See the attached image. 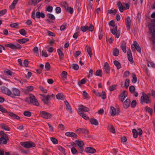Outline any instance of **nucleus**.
Masks as SVG:
<instances>
[{
  "mask_svg": "<svg viewBox=\"0 0 155 155\" xmlns=\"http://www.w3.org/2000/svg\"><path fill=\"white\" fill-rule=\"evenodd\" d=\"M7 115L11 117L12 118L16 120H19L20 118V117L14 113L12 112H8L7 113Z\"/></svg>",
  "mask_w": 155,
  "mask_h": 155,
  "instance_id": "nucleus-14",
  "label": "nucleus"
},
{
  "mask_svg": "<svg viewBox=\"0 0 155 155\" xmlns=\"http://www.w3.org/2000/svg\"><path fill=\"white\" fill-rule=\"evenodd\" d=\"M42 0H38V1H36V2H35L33 0H31L30 2V3L31 5L32 6H35V4L37 3H38L41 1Z\"/></svg>",
  "mask_w": 155,
  "mask_h": 155,
  "instance_id": "nucleus-48",
  "label": "nucleus"
},
{
  "mask_svg": "<svg viewBox=\"0 0 155 155\" xmlns=\"http://www.w3.org/2000/svg\"><path fill=\"white\" fill-rule=\"evenodd\" d=\"M40 114L43 118L47 119H50L52 117L51 114L48 112L45 111H41Z\"/></svg>",
  "mask_w": 155,
  "mask_h": 155,
  "instance_id": "nucleus-8",
  "label": "nucleus"
},
{
  "mask_svg": "<svg viewBox=\"0 0 155 155\" xmlns=\"http://www.w3.org/2000/svg\"><path fill=\"white\" fill-rule=\"evenodd\" d=\"M75 143L78 146V149L80 151V153H82L84 150L83 146L84 145V142L81 140H77L75 141Z\"/></svg>",
  "mask_w": 155,
  "mask_h": 155,
  "instance_id": "nucleus-4",
  "label": "nucleus"
},
{
  "mask_svg": "<svg viewBox=\"0 0 155 155\" xmlns=\"http://www.w3.org/2000/svg\"><path fill=\"white\" fill-rule=\"evenodd\" d=\"M1 91L3 93L9 96H10V94L11 93L10 90L8 88L4 86H2L1 87Z\"/></svg>",
  "mask_w": 155,
  "mask_h": 155,
  "instance_id": "nucleus-12",
  "label": "nucleus"
},
{
  "mask_svg": "<svg viewBox=\"0 0 155 155\" xmlns=\"http://www.w3.org/2000/svg\"><path fill=\"white\" fill-rule=\"evenodd\" d=\"M127 54L128 60L130 62H133V60L131 51L130 50L128 51Z\"/></svg>",
  "mask_w": 155,
  "mask_h": 155,
  "instance_id": "nucleus-24",
  "label": "nucleus"
},
{
  "mask_svg": "<svg viewBox=\"0 0 155 155\" xmlns=\"http://www.w3.org/2000/svg\"><path fill=\"white\" fill-rule=\"evenodd\" d=\"M134 47L135 48L138 52L140 53L141 52V48L136 41H134V44L131 45V48L132 50Z\"/></svg>",
  "mask_w": 155,
  "mask_h": 155,
  "instance_id": "nucleus-10",
  "label": "nucleus"
},
{
  "mask_svg": "<svg viewBox=\"0 0 155 155\" xmlns=\"http://www.w3.org/2000/svg\"><path fill=\"white\" fill-rule=\"evenodd\" d=\"M141 102L142 104L143 103L148 104L149 102V97L144 92L142 93L141 98Z\"/></svg>",
  "mask_w": 155,
  "mask_h": 155,
  "instance_id": "nucleus-6",
  "label": "nucleus"
},
{
  "mask_svg": "<svg viewBox=\"0 0 155 155\" xmlns=\"http://www.w3.org/2000/svg\"><path fill=\"white\" fill-rule=\"evenodd\" d=\"M146 110L147 112L149 113L150 115H152L153 112V110L152 108L148 107H146Z\"/></svg>",
  "mask_w": 155,
  "mask_h": 155,
  "instance_id": "nucleus-46",
  "label": "nucleus"
},
{
  "mask_svg": "<svg viewBox=\"0 0 155 155\" xmlns=\"http://www.w3.org/2000/svg\"><path fill=\"white\" fill-rule=\"evenodd\" d=\"M50 65L48 62H46L45 64V68L47 71L50 70Z\"/></svg>",
  "mask_w": 155,
  "mask_h": 155,
  "instance_id": "nucleus-60",
  "label": "nucleus"
},
{
  "mask_svg": "<svg viewBox=\"0 0 155 155\" xmlns=\"http://www.w3.org/2000/svg\"><path fill=\"white\" fill-rule=\"evenodd\" d=\"M19 32L21 35L24 36L26 34V31L23 29H20L19 30Z\"/></svg>",
  "mask_w": 155,
  "mask_h": 155,
  "instance_id": "nucleus-53",
  "label": "nucleus"
},
{
  "mask_svg": "<svg viewBox=\"0 0 155 155\" xmlns=\"http://www.w3.org/2000/svg\"><path fill=\"white\" fill-rule=\"evenodd\" d=\"M8 140V136L5 137H1L0 138V140L1 143L3 144H6L7 142V141Z\"/></svg>",
  "mask_w": 155,
  "mask_h": 155,
  "instance_id": "nucleus-23",
  "label": "nucleus"
},
{
  "mask_svg": "<svg viewBox=\"0 0 155 155\" xmlns=\"http://www.w3.org/2000/svg\"><path fill=\"white\" fill-rule=\"evenodd\" d=\"M149 31L152 36L153 37H155V25H152L149 28Z\"/></svg>",
  "mask_w": 155,
  "mask_h": 155,
  "instance_id": "nucleus-16",
  "label": "nucleus"
},
{
  "mask_svg": "<svg viewBox=\"0 0 155 155\" xmlns=\"http://www.w3.org/2000/svg\"><path fill=\"white\" fill-rule=\"evenodd\" d=\"M0 111L3 113H7L8 112L6 109L1 105H0Z\"/></svg>",
  "mask_w": 155,
  "mask_h": 155,
  "instance_id": "nucleus-58",
  "label": "nucleus"
},
{
  "mask_svg": "<svg viewBox=\"0 0 155 155\" xmlns=\"http://www.w3.org/2000/svg\"><path fill=\"white\" fill-rule=\"evenodd\" d=\"M29 40V39L28 38H23L22 39H18L17 41L20 44H23L27 42Z\"/></svg>",
  "mask_w": 155,
  "mask_h": 155,
  "instance_id": "nucleus-27",
  "label": "nucleus"
},
{
  "mask_svg": "<svg viewBox=\"0 0 155 155\" xmlns=\"http://www.w3.org/2000/svg\"><path fill=\"white\" fill-rule=\"evenodd\" d=\"M86 51L90 57L91 58V56L92 55V53L91 48L89 47H86Z\"/></svg>",
  "mask_w": 155,
  "mask_h": 155,
  "instance_id": "nucleus-34",
  "label": "nucleus"
},
{
  "mask_svg": "<svg viewBox=\"0 0 155 155\" xmlns=\"http://www.w3.org/2000/svg\"><path fill=\"white\" fill-rule=\"evenodd\" d=\"M117 25L116 26L114 27V29H110V31H111V33L114 35H115L116 33L117 32Z\"/></svg>",
  "mask_w": 155,
  "mask_h": 155,
  "instance_id": "nucleus-42",
  "label": "nucleus"
},
{
  "mask_svg": "<svg viewBox=\"0 0 155 155\" xmlns=\"http://www.w3.org/2000/svg\"><path fill=\"white\" fill-rule=\"evenodd\" d=\"M78 107L79 108L78 109V113H83V111L84 112H88L89 111V109L83 105H80Z\"/></svg>",
  "mask_w": 155,
  "mask_h": 155,
  "instance_id": "nucleus-9",
  "label": "nucleus"
},
{
  "mask_svg": "<svg viewBox=\"0 0 155 155\" xmlns=\"http://www.w3.org/2000/svg\"><path fill=\"white\" fill-rule=\"evenodd\" d=\"M88 30L92 31L94 29V27L92 24H90L89 27L88 26Z\"/></svg>",
  "mask_w": 155,
  "mask_h": 155,
  "instance_id": "nucleus-62",
  "label": "nucleus"
},
{
  "mask_svg": "<svg viewBox=\"0 0 155 155\" xmlns=\"http://www.w3.org/2000/svg\"><path fill=\"white\" fill-rule=\"evenodd\" d=\"M10 96L12 98H15L16 96H19L20 95V92L18 89L15 88H12V91H10Z\"/></svg>",
  "mask_w": 155,
  "mask_h": 155,
  "instance_id": "nucleus-2",
  "label": "nucleus"
},
{
  "mask_svg": "<svg viewBox=\"0 0 155 155\" xmlns=\"http://www.w3.org/2000/svg\"><path fill=\"white\" fill-rule=\"evenodd\" d=\"M137 104V102L135 100L133 101L131 104V106L132 107H135Z\"/></svg>",
  "mask_w": 155,
  "mask_h": 155,
  "instance_id": "nucleus-63",
  "label": "nucleus"
},
{
  "mask_svg": "<svg viewBox=\"0 0 155 155\" xmlns=\"http://www.w3.org/2000/svg\"><path fill=\"white\" fill-rule=\"evenodd\" d=\"M103 69L104 71L106 73H110V66L108 64L107 62H105L103 67Z\"/></svg>",
  "mask_w": 155,
  "mask_h": 155,
  "instance_id": "nucleus-15",
  "label": "nucleus"
},
{
  "mask_svg": "<svg viewBox=\"0 0 155 155\" xmlns=\"http://www.w3.org/2000/svg\"><path fill=\"white\" fill-rule=\"evenodd\" d=\"M39 88L40 90L44 93H47V90L41 86H40Z\"/></svg>",
  "mask_w": 155,
  "mask_h": 155,
  "instance_id": "nucleus-54",
  "label": "nucleus"
},
{
  "mask_svg": "<svg viewBox=\"0 0 155 155\" xmlns=\"http://www.w3.org/2000/svg\"><path fill=\"white\" fill-rule=\"evenodd\" d=\"M76 131H79L80 132H81L82 133L86 134H88L89 133V130L85 128H79L77 129Z\"/></svg>",
  "mask_w": 155,
  "mask_h": 155,
  "instance_id": "nucleus-19",
  "label": "nucleus"
},
{
  "mask_svg": "<svg viewBox=\"0 0 155 155\" xmlns=\"http://www.w3.org/2000/svg\"><path fill=\"white\" fill-rule=\"evenodd\" d=\"M61 4L62 6L64 7L65 9L68 7V4L66 2H62L61 3Z\"/></svg>",
  "mask_w": 155,
  "mask_h": 155,
  "instance_id": "nucleus-59",
  "label": "nucleus"
},
{
  "mask_svg": "<svg viewBox=\"0 0 155 155\" xmlns=\"http://www.w3.org/2000/svg\"><path fill=\"white\" fill-rule=\"evenodd\" d=\"M65 135L67 136L71 137L77 138L78 137V135L72 132H67L65 133Z\"/></svg>",
  "mask_w": 155,
  "mask_h": 155,
  "instance_id": "nucleus-17",
  "label": "nucleus"
},
{
  "mask_svg": "<svg viewBox=\"0 0 155 155\" xmlns=\"http://www.w3.org/2000/svg\"><path fill=\"white\" fill-rule=\"evenodd\" d=\"M51 140V141L52 142V143L54 144H57L58 143V140L56 139V138L51 137L50 138Z\"/></svg>",
  "mask_w": 155,
  "mask_h": 155,
  "instance_id": "nucleus-45",
  "label": "nucleus"
},
{
  "mask_svg": "<svg viewBox=\"0 0 155 155\" xmlns=\"http://www.w3.org/2000/svg\"><path fill=\"white\" fill-rule=\"evenodd\" d=\"M5 74L6 75H8L10 76H12V72L10 70H8L6 71H5Z\"/></svg>",
  "mask_w": 155,
  "mask_h": 155,
  "instance_id": "nucleus-61",
  "label": "nucleus"
},
{
  "mask_svg": "<svg viewBox=\"0 0 155 155\" xmlns=\"http://www.w3.org/2000/svg\"><path fill=\"white\" fill-rule=\"evenodd\" d=\"M117 6L119 9L120 11L121 12H122L124 11V8L123 5L119 1L117 4Z\"/></svg>",
  "mask_w": 155,
  "mask_h": 155,
  "instance_id": "nucleus-25",
  "label": "nucleus"
},
{
  "mask_svg": "<svg viewBox=\"0 0 155 155\" xmlns=\"http://www.w3.org/2000/svg\"><path fill=\"white\" fill-rule=\"evenodd\" d=\"M148 66L149 67H151L153 68H155V64L151 62H149L147 63Z\"/></svg>",
  "mask_w": 155,
  "mask_h": 155,
  "instance_id": "nucleus-64",
  "label": "nucleus"
},
{
  "mask_svg": "<svg viewBox=\"0 0 155 155\" xmlns=\"http://www.w3.org/2000/svg\"><path fill=\"white\" fill-rule=\"evenodd\" d=\"M0 126L2 129L5 130L9 131L10 129L7 125L4 124H1Z\"/></svg>",
  "mask_w": 155,
  "mask_h": 155,
  "instance_id": "nucleus-32",
  "label": "nucleus"
},
{
  "mask_svg": "<svg viewBox=\"0 0 155 155\" xmlns=\"http://www.w3.org/2000/svg\"><path fill=\"white\" fill-rule=\"evenodd\" d=\"M67 76V72L65 71H63L61 73V78L63 80H64L66 79Z\"/></svg>",
  "mask_w": 155,
  "mask_h": 155,
  "instance_id": "nucleus-38",
  "label": "nucleus"
},
{
  "mask_svg": "<svg viewBox=\"0 0 155 155\" xmlns=\"http://www.w3.org/2000/svg\"><path fill=\"white\" fill-rule=\"evenodd\" d=\"M116 85L114 84L112 86H110L109 87V90L110 91H112L115 90L116 88Z\"/></svg>",
  "mask_w": 155,
  "mask_h": 155,
  "instance_id": "nucleus-56",
  "label": "nucleus"
},
{
  "mask_svg": "<svg viewBox=\"0 0 155 155\" xmlns=\"http://www.w3.org/2000/svg\"><path fill=\"white\" fill-rule=\"evenodd\" d=\"M56 98L58 100H62L64 99V96L62 94L58 93L56 95Z\"/></svg>",
  "mask_w": 155,
  "mask_h": 155,
  "instance_id": "nucleus-39",
  "label": "nucleus"
},
{
  "mask_svg": "<svg viewBox=\"0 0 155 155\" xmlns=\"http://www.w3.org/2000/svg\"><path fill=\"white\" fill-rule=\"evenodd\" d=\"M108 129L111 132L113 133H115V130L114 129L113 126L111 124H108Z\"/></svg>",
  "mask_w": 155,
  "mask_h": 155,
  "instance_id": "nucleus-29",
  "label": "nucleus"
},
{
  "mask_svg": "<svg viewBox=\"0 0 155 155\" xmlns=\"http://www.w3.org/2000/svg\"><path fill=\"white\" fill-rule=\"evenodd\" d=\"M47 16L48 18L52 20H54L55 19V17L54 16L51 14H47Z\"/></svg>",
  "mask_w": 155,
  "mask_h": 155,
  "instance_id": "nucleus-50",
  "label": "nucleus"
},
{
  "mask_svg": "<svg viewBox=\"0 0 155 155\" xmlns=\"http://www.w3.org/2000/svg\"><path fill=\"white\" fill-rule=\"evenodd\" d=\"M95 75L97 76L102 77V71L101 70H97L95 73Z\"/></svg>",
  "mask_w": 155,
  "mask_h": 155,
  "instance_id": "nucleus-43",
  "label": "nucleus"
},
{
  "mask_svg": "<svg viewBox=\"0 0 155 155\" xmlns=\"http://www.w3.org/2000/svg\"><path fill=\"white\" fill-rule=\"evenodd\" d=\"M114 64L116 66L118 70L120 68H121L120 64L117 61H114Z\"/></svg>",
  "mask_w": 155,
  "mask_h": 155,
  "instance_id": "nucleus-35",
  "label": "nucleus"
},
{
  "mask_svg": "<svg viewBox=\"0 0 155 155\" xmlns=\"http://www.w3.org/2000/svg\"><path fill=\"white\" fill-rule=\"evenodd\" d=\"M5 46L7 47H8L12 49H19L22 48V46L19 44H17L15 45L13 44L10 43L6 44Z\"/></svg>",
  "mask_w": 155,
  "mask_h": 155,
  "instance_id": "nucleus-7",
  "label": "nucleus"
},
{
  "mask_svg": "<svg viewBox=\"0 0 155 155\" xmlns=\"http://www.w3.org/2000/svg\"><path fill=\"white\" fill-rule=\"evenodd\" d=\"M23 114L25 116L30 117L31 115V113L29 111H25L24 112Z\"/></svg>",
  "mask_w": 155,
  "mask_h": 155,
  "instance_id": "nucleus-41",
  "label": "nucleus"
},
{
  "mask_svg": "<svg viewBox=\"0 0 155 155\" xmlns=\"http://www.w3.org/2000/svg\"><path fill=\"white\" fill-rule=\"evenodd\" d=\"M21 145L25 147L30 148L35 147V144L32 141L21 142Z\"/></svg>",
  "mask_w": 155,
  "mask_h": 155,
  "instance_id": "nucleus-3",
  "label": "nucleus"
},
{
  "mask_svg": "<svg viewBox=\"0 0 155 155\" xmlns=\"http://www.w3.org/2000/svg\"><path fill=\"white\" fill-rule=\"evenodd\" d=\"M86 82V80L84 79H82L80 82L79 81L78 82V84L79 86H80L81 85L83 84H84Z\"/></svg>",
  "mask_w": 155,
  "mask_h": 155,
  "instance_id": "nucleus-52",
  "label": "nucleus"
},
{
  "mask_svg": "<svg viewBox=\"0 0 155 155\" xmlns=\"http://www.w3.org/2000/svg\"><path fill=\"white\" fill-rule=\"evenodd\" d=\"M120 48L124 53L126 52V44L125 41H123L121 42Z\"/></svg>",
  "mask_w": 155,
  "mask_h": 155,
  "instance_id": "nucleus-18",
  "label": "nucleus"
},
{
  "mask_svg": "<svg viewBox=\"0 0 155 155\" xmlns=\"http://www.w3.org/2000/svg\"><path fill=\"white\" fill-rule=\"evenodd\" d=\"M90 122L92 125L97 126L98 124L97 120L94 118H91L90 120Z\"/></svg>",
  "mask_w": 155,
  "mask_h": 155,
  "instance_id": "nucleus-31",
  "label": "nucleus"
},
{
  "mask_svg": "<svg viewBox=\"0 0 155 155\" xmlns=\"http://www.w3.org/2000/svg\"><path fill=\"white\" fill-rule=\"evenodd\" d=\"M130 101L129 99H127L123 103V106L125 108H127L130 104Z\"/></svg>",
  "mask_w": 155,
  "mask_h": 155,
  "instance_id": "nucleus-22",
  "label": "nucleus"
},
{
  "mask_svg": "<svg viewBox=\"0 0 155 155\" xmlns=\"http://www.w3.org/2000/svg\"><path fill=\"white\" fill-rule=\"evenodd\" d=\"M58 149L64 155L66 154V153L65 150L63 147L61 146H59L58 147Z\"/></svg>",
  "mask_w": 155,
  "mask_h": 155,
  "instance_id": "nucleus-36",
  "label": "nucleus"
},
{
  "mask_svg": "<svg viewBox=\"0 0 155 155\" xmlns=\"http://www.w3.org/2000/svg\"><path fill=\"white\" fill-rule=\"evenodd\" d=\"M129 89L130 91L132 93H133L135 91V88L134 86L132 85L129 87Z\"/></svg>",
  "mask_w": 155,
  "mask_h": 155,
  "instance_id": "nucleus-55",
  "label": "nucleus"
},
{
  "mask_svg": "<svg viewBox=\"0 0 155 155\" xmlns=\"http://www.w3.org/2000/svg\"><path fill=\"white\" fill-rule=\"evenodd\" d=\"M36 17L37 18H39L40 17L44 18L45 17V15L43 12H37L36 14Z\"/></svg>",
  "mask_w": 155,
  "mask_h": 155,
  "instance_id": "nucleus-30",
  "label": "nucleus"
},
{
  "mask_svg": "<svg viewBox=\"0 0 155 155\" xmlns=\"http://www.w3.org/2000/svg\"><path fill=\"white\" fill-rule=\"evenodd\" d=\"M71 150L72 153L73 154H78V152L76 149L74 147H72L71 149Z\"/></svg>",
  "mask_w": 155,
  "mask_h": 155,
  "instance_id": "nucleus-44",
  "label": "nucleus"
},
{
  "mask_svg": "<svg viewBox=\"0 0 155 155\" xmlns=\"http://www.w3.org/2000/svg\"><path fill=\"white\" fill-rule=\"evenodd\" d=\"M30 103L36 106H39V103L38 102L37 100L35 98V97L32 94H31L30 97Z\"/></svg>",
  "mask_w": 155,
  "mask_h": 155,
  "instance_id": "nucleus-5",
  "label": "nucleus"
},
{
  "mask_svg": "<svg viewBox=\"0 0 155 155\" xmlns=\"http://www.w3.org/2000/svg\"><path fill=\"white\" fill-rule=\"evenodd\" d=\"M40 95L43 97V98L41 99V100L45 104L47 105H49V101L51 99V98H53L54 96L53 94L45 95L43 94H40Z\"/></svg>",
  "mask_w": 155,
  "mask_h": 155,
  "instance_id": "nucleus-1",
  "label": "nucleus"
},
{
  "mask_svg": "<svg viewBox=\"0 0 155 155\" xmlns=\"http://www.w3.org/2000/svg\"><path fill=\"white\" fill-rule=\"evenodd\" d=\"M131 19L130 17H128L125 18V24L128 29H130L131 28Z\"/></svg>",
  "mask_w": 155,
  "mask_h": 155,
  "instance_id": "nucleus-11",
  "label": "nucleus"
},
{
  "mask_svg": "<svg viewBox=\"0 0 155 155\" xmlns=\"http://www.w3.org/2000/svg\"><path fill=\"white\" fill-rule=\"evenodd\" d=\"M57 52L59 57V59L61 61H62L64 59V54L61 51L58 49L57 50Z\"/></svg>",
  "mask_w": 155,
  "mask_h": 155,
  "instance_id": "nucleus-26",
  "label": "nucleus"
},
{
  "mask_svg": "<svg viewBox=\"0 0 155 155\" xmlns=\"http://www.w3.org/2000/svg\"><path fill=\"white\" fill-rule=\"evenodd\" d=\"M85 151L88 153H94L96 152V150L93 147H87L85 148Z\"/></svg>",
  "mask_w": 155,
  "mask_h": 155,
  "instance_id": "nucleus-13",
  "label": "nucleus"
},
{
  "mask_svg": "<svg viewBox=\"0 0 155 155\" xmlns=\"http://www.w3.org/2000/svg\"><path fill=\"white\" fill-rule=\"evenodd\" d=\"M110 108V112L111 115L112 116H115L117 113L116 109L113 106H111Z\"/></svg>",
  "mask_w": 155,
  "mask_h": 155,
  "instance_id": "nucleus-28",
  "label": "nucleus"
},
{
  "mask_svg": "<svg viewBox=\"0 0 155 155\" xmlns=\"http://www.w3.org/2000/svg\"><path fill=\"white\" fill-rule=\"evenodd\" d=\"M88 26L87 25L82 26L81 28V30L83 32H85L88 30Z\"/></svg>",
  "mask_w": 155,
  "mask_h": 155,
  "instance_id": "nucleus-49",
  "label": "nucleus"
},
{
  "mask_svg": "<svg viewBox=\"0 0 155 155\" xmlns=\"http://www.w3.org/2000/svg\"><path fill=\"white\" fill-rule=\"evenodd\" d=\"M78 114L81 116L85 120H87L89 119V117L84 113L80 112V113H78Z\"/></svg>",
  "mask_w": 155,
  "mask_h": 155,
  "instance_id": "nucleus-33",
  "label": "nucleus"
},
{
  "mask_svg": "<svg viewBox=\"0 0 155 155\" xmlns=\"http://www.w3.org/2000/svg\"><path fill=\"white\" fill-rule=\"evenodd\" d=\"M119 54V50L116 48L114 49V50L113 52V55L115 56H117Z\"/></svg>",
  "mask_w": 155,
  "mask_h": 155,
  "instance_id": "nucleus-40",
  "label": "nucleus"
},
{
  "mask_svg": "<svg viewBox=\"0 0 155 155\" xmlns=\"http://www.w3.org/2000/svg\"><path fill=\"white\" fill-rule=\"evenodd\" d=\"M132 79V82L133 83H135L137 81V78L136 75L135 74H133Z\"/></svg>",
  "mask_w": 155,
  "mask_h": 155,
  "instance_id": "nucleus-47",
  "label": "nucleus"
},
{
  "mask_svg": "<svg viewBox=\"0 0 155 155\" xmlns=\"http://www.w3.org/2000/svg\"><path fill=\"white\" fill-rule=\"evenodd\" d=\"M64 102L66 106V109L71 114L72 113V111L71 107L69 103L67 101H65Z\"/></svg>",
  "mask_w": 155,
  "mask_h": 155,
  "instance_id": "nucleus-21",
  "label": "nucleus"
},
{
  "mask_svg": "<svg viewBox=\"0 0 155 155\" xmlns=\"http://www.w3.org/2000/svg\"><path fill=\"white\" fill-rule=\"evenodd\" d=\"M65 10L69 12L71 14H72L73 13V8L71 7H69L68 6Z\"/></svg>",
  "mask_w": 155,
  "mask_h": 155,
  "instance_id": "nucleus-57",
  "label": "nucleus"
},
{
  "mask_svg": "<svg viewBox=\"0 0 155 155\" xmlns=\"http://www.w3.org/2000/svg\"><path fill=\"white\" fill-rule=\"evenodd\" d=\"M126 93V91H124L123 93L119 95L120 100L122 101H123L125 98L127 97V95Z\"/></svg>",
  "mask_w": 155,
  "mask_h": 155,
  "instance_id": "nucleus-20",
  "label": "nucleus"
},
{
  "mask_svg": "<svg viewBox=\"0 0 155 155\" xmlns=\"http://www.w3.org/2000/svg\"><path fill=\"white\" fill-rule=\"evenodd\" d=\"M130 82V80L128 79H127L126 80L124 86L126 88H127L129 86V83Z\"/></svg>",
  "mask_w": 155,
  "mask_h": 155,
  "instance_id": "nucleus-51",
  "label": "nucleus"
},
{
  "mask_svg": "<svg viewBox=\"0 0 155 155\" xmlns=\"http://www.w3.org/2000/svg\"><path fill=\"white\" fill-rule=\"evenodd\" d=\"M133 133V136L134 138H137L138 136V132L135 129H133L132 130Z\"/></svg>",
  "mask_w": 155,
  "mask_h": 155,
  "instance_id": "nucleus-37",
  "label": "nucleus"
}]
</instances>
